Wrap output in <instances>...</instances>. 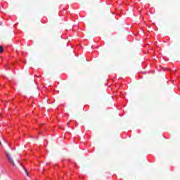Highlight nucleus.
I'll return each instance as SVG.
<instances>
[{"label":"nucleus","instance_id":"1","mask_svg":"<svg viewBox=\"0 0 180 180\" xmlns=\"http://www.w3.org/2000/svg\"><path fill=\"white\" fill-rule=\"evenodd\" d=\"M6 157L9 161V162H11V164H12V165H13V167H15V162H13V158H12V156L11 155V154L6 153Z\"/></svg>","mask_w":180,"mask_h":180},{"label":"nucleus","instance_id":"2","mask_svg":"<svg viewBox=\"0 0 180 180\" xmlns=\"http://www.w3.org/2000/svg\"><path fill=\"white\" fill-rule=\"evenodd\" d=\"M4 52V47L2 46H0V53Z\"/></svg>","mask_w":180,"mask_h":180},{"label":"nucleus","instance_id":"3","mask_svg":"<svg viewBox=\"0 0 180 180\" xmlns=\"http://www.w3.org/2000/svg\"><path fill=\"white\" fill-rule=\"evenodd\" d=\"M25 173L27 174V175H29V172L27 171V169H25Z\"/></svg>","mask_w":180,"mask_h":180},{"label":"nucleus","instance_id":"4","mask_svg":"<svg viewBox=\"0 0 180 180\" xmlns=\"http://www.w3.org/2000/svg\"><path fill=\"white\" fill-rule=\"evenodd\" d=\"M15 160H16V161H18V158H15Z\"/></svg>","mask_w":180,"mask_h":180},{"label":"nucleus","instance_id":"5","mask_svg":"<svg viewBox=\"0 0 180 180\" xmlns=\"http://www.w3.org/2000/svg\"><path fill=\"white\" fill-rule=\"evenodd\" d=\"M2 144L1 142H0V145Z\"/></svg>","mask_w":180,"mask_h":180}]
</instances>
